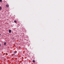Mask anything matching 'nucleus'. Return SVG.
<instances>
[{
    "mask_svg": "<svg viewBox=\"0 0 64 64\" xmlns=\"http://www.w3.org/2000/svg\"><path fill=\"white\" fill-rule=\"evenodd\" d=\"M9 32L10 33L11 32V30H9Z\"/></svg>",
    "mask_w": 64,
    "mask_h": 64,
    "instance_id": "f257e3e1",
    "label": "nucleus"
},
{
    "mask_svg": "<svg viewBox=\"0 0 64 64\" xmlns=\"http://www.w3.org/2000/svg\"><path fill=\"white\" fill-rule=\"evenodd\" d=\"M6 6L7 7H9V5L7 4L6 5Z\"/></svg>",
    "mask_w": 64,
    "mask_h": 64,
    "instance_id": "f03ea898",
    "label": "nucleus"
},
{
    "mask_svg": "<svg viewBox=\"0 0 64 64\" xmlns=\"http://www.w3.org/2000/svg\"><path fill=\"white\" fill-rule=\"evenodd\" d=\"M4 45L5 46L6 45V42H5L4 44Z\"/></svg>",
    "mask_w": 64,
    "mask_h": 64,
    "instance_id": "7ed1b4c3",
    "label": "nucleus"
},
{
    "mask_svg": "<svg viewBox=\"0 0 64 64\" xmlns=\"http://www.w3.org/2000/svg\"><path fill=\"white\" fill-rule=\"evenodd\" d=\"M13 53H14V54H16V52H13Z\"/></svg>",
    "mask_w": 64,
    "mask_h": 64,
    "instance_id": "20e7f679",
    "label": "nucleus"
},
{
    "mask_svg": "<svg viewBox=\"0 0 64 64\" xmlns=\"http://www.w3.org/2000/svg\"><path fill=\"white\" fill-rule=\"evenodd\" d=\"M32 62H33V63H35V60H32Z\"/></svg>",
    "mask_w": 64,
    "mask_h": 64,
    "instance_id": "39448f33",
    "label": "nucleus"
},
{
    "mask_svg": "<svg viewBox=\"0 0 64 64\" xmlns=\"http://www.w3.org/2000/svg\"><path fill=\"white\" fill-rule=\"evenodd\" d=\"M2 10V8L0 6V10Z\"/></svg>",
    "mask_w": 64,
    "mask_h": 64,
    "instance_id": "423d86ee",
    "label": "nucleus"
},
{
    "mask_svg": "<svg viewBox=\"0 0 64 64\" xmlns=\"http://www.w3.org/2000/svg\"><path fill=\"white\" fill-rule=\"evenodd\" d=\"M14 22H15V23H16V22H17V21H16V20H14Z\"/></svg>",
    "mask_w": 64,
    "mask_h": 64,
    "instance_id": "0eeeda50",
    "label": "nucleus"
},
{
    "mask_svg": "<svg viewBox=\"0 0 64 64\" xmlns=\"http://www.w3.org/2000/svg\"><path fill=\"white\" fill-rule=\"evenodd\" d=\"M2 0H0V2H2Z\"/></svg>",
    "mask_w": 64,
    "mask_h": 64,
    "instance_id": "6e6552de",
    "label": "nucleus"
},
{
    "mask_svg": "<svg viewBox=\"0 0 64 64\" xmlns=\"http://www.w3.org/2000/svg\"><path fill=\"white\" fill-rule=\"evenodd\" d=\"M1 46V44H0V46Z\"/></svg>",
    "mask_w": 64,
    "mask_h": 64,
    "instance_id": "1a4fd4ad",
    "label": "nucleus"
},
{
    "mask_svg": "<svg viewBox=\"0 0 64 64\" xmlns=\"http://www.w3.org/2000/svg\"><path fill=\"white\" fill-rule=\"evenodd\" d=\"M1 35V34H0V36Z\"/></svg>",
    "mask_w": 64,
    "mask_h": 64,
    "instance_id": "9d476101",
    "label": "nucleus"
}]
</instances>
